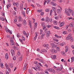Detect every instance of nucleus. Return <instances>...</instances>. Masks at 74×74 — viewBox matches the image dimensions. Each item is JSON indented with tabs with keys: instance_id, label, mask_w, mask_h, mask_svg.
Wrapping results in <instances>:
<instances>
[{
	"instance_id": "obj_64",
	"label": "nucleus",
	"mask_w": 74,
	"mask_h": 74,
	"mask_svg": "<svg viewBox=\"0 0 74 74\" xmlns=\"http://www.w3.org/2000/svg\"><path fill=\"white\" fill-rule=\"evenodd\" d=\"M26 67L24 66V67L23 69V70H26Z\"/></svg>"
},
{
	"instance_id": "obj_43",
	"label": "nucleus",
	"mask_w": 74,
	"mask_h": 74,
	"mask_svg": "<svg viewBox=\"0 0 74 74\" xmlns=\"http://www.w3.org/2000/svg\"><path fill=\"white\" fill-rule=\"evenodd\" d=\"M57 51H58L59 52V51H60V49L59 48V47H57Z\"/></svg>"
},
{
	"instance_id": "obj_58",
	"label": "nucleus",
	"mask_w": 74,
	"mask_h": 74,
	"mask_svg": "<svg viewBox=\"0 0 74 74\" xmlns=\"http://www.w3.org/2000/svg\"><path fill=\"white\" fill-rule=\"evenodd\" d=\"M68 32H71V29H70L68 30Z\"/></svg>"
},
{
	"instance_id": "obj_42",
	"label": "nucleus",
	"mask_w": 74,
	"mask_h": 74,
	"mask_svg": "<svg viewBox=\"0 0 74 74\" xmlns=\"http://www.w3.org/2000/svg\"><path fill=\"white\" fill-rule=\"evenodd\" d=\"M16 7H18V6H19V3H18V2H16Z\"/></svg>"
},
{
	"instance_id": "obj_57",
	"label": "nucleus",
	"mask_w": 74,
	"mask_h": 74,
	"mask_svg": "<svg viewBox=\"0 0 74 74\" xmlns=\"http://www.w3.org/2000/svg\"><path fill=\"white\" fill-rule=\"evenodd\" d=\"M13 5H16V3L15 2H13Z\"/></svg>"
},
{
	"instance_id": "obj_22",
	"label": "nucleus",
	"mask_w": 74,
	"mask_h": 74,
	"mask_svg": "<svg viewBox=\"0 0 74 74\" xmlns=\"http://www.w3.org/2000/svg\"><path fill=\"white\" fill-rule=\"evenodd\" d=\"M70 41H71V42H73V41H74V39L73 37H71L70 39Z\"/></svg>"
},
{
	"instance_id": "obj_16",
	"label": "nucleus",
	"mask_w": 74,
	"mask_h": 74,
	"mask_svg": "<svg viewBox=\"0 0 74 74\" xmlns=\"http://www.w3.org/2000/svg\"><path fill=\"white\" fill-rule=\"evenodd\" d=\"M5 66H6V67L8 70L9 71H10V69L8 68V65H7V64H5Z\"/></svg>"
},
{
	"instance_id": "obj_17",
	"label": "nucleus",
	"mask_w": 74,
	"mask_h": 74,
	"mask_svg": "<svg viewBox=\"0 0 74 74\" xmlns=\"http://www.w3.org/2000/svg\"><path fill=\"white\" fill-rule=\"evenodd\" d=\"M37 32H35V37L34 38V40L35 41L37 38Z\"/></svg>"
},
{
	"instance_id": "obj_6",
	"label": "nucleus",
	"mask_w": 74,
	"mask_h": 74,
	"mask_svg": "<svg viewBox=\"0 0 74 74\" xmlns=\"http://www.w3.org/2000/svg\"><path fill=\"white\" fill-rule=\"evenodd\" d=\"M11 52L12 53V56L15 55V51H14V50L13 49L11 50Z\"/></svg>"
},
{
	"instance_id": "obj_48",
	"label": "nucleus",
	"mask_w": 74,
	"mask_h": 74,
	"mask_svg": "<svg viewBox=\"0 0 74 74\" xmlns=\"http://www.w3.org/2000/svg\"><path fill=\"white\" fill-rule=\"evenodd\" d=\"M23 34H25V36H26V32H25V31H23Z\"/></svg>"
},
{
	"instance_id": "obj_61",
	"label": "nucleus",
	"mask_w": 74,
	"mask_h": 74,
	"mask_svg": "<svg viewBox=\"0 0 74 74\" xmlns=\"http://www.w3.org/2000/svg\"><path fill=\"white\" fill-rule=\"evenodd\" d=\"M56 45H55V44H53V45L52 46V47H53V48H55V46Z\"/></svg>"
},
{
	"instance_id": "obj_11",
	"label": "nucleus",
	"mask_w": 74,
	"mask_h": 74,
	"mask_svg": "<svg viewBox=\"0 0 74 74\" xmlns=\"http://www.w3.org/2000/svg\"><path fill=\"white\" fill-rule=\"evenodd\" d=\"M51 58L53 59H55L56 58V56L55 55L52 56H51Z\"/></svg>"
},
{
	"instance_id": "obj_27",
	"label": "nucleus",
	"mask_w": 74,
	"mask_h": 74,
	"mask_svg": "<svg viewBox=\"0 0 74 74\" xmlns=\"http://www.w3.org/2000/svg\"><path fill=\"white\" fill-rule=\"evenodd\" d=\"M67 46H66L65 47L66 50L65 51V52H67L68 51V49H67Z\"/></svg>"
},
{
	"instance_id": "obj_52",
	"label": "nucleus",
	"mask_w": 74,
	"mask_h": 74,
	"mask_svg": "<svg viewBox=\"0 0 74 74\" xmlns=\"http://www.w3.org/2000/svg\"><path fill=\"white\" fill-rule=\"evenodd\" d=\"M60 46H63L64 45V43L63 42L60 44Z\"/></svg>"
},
{
	"instance_id": "obj_40",
	"label": "nucleus",
	"mask_w": 74,
	"mask_h": 74,
	"mask_svg": "<svg viewBox=\"0 0 74 74\" xmlns=\"http://www.w3.org/2000/svg\"><path fill=\"white\" fill-rule=\"evenodd\" d=\"M19 40L21 41V42L22 43V44H23V41L21 39H19Z\"/></svg>"
},
{
	"instance_id": "obj_8",
	"label": "nucleus",
	"mask_w": 74,
	"mask_h": 74,
	"mask_svg": "<svg viewBox=\"0 0 74 74\" xmlns=\"http://www.w3.org/2000/svg\"><path fill=\"white\" fill-rule=\"evenodd\" d=\"M51 0H47V1H45V2L44 3V5H45L46 3V2H47V4H48L49 2H51Z\"/></svg>"
},
{
	"instance_id": "obj_25",
	"label": "nucleus",
	"mask_w": 74,
	"mask_h": 74,
	"mask_svg": "<svg viewBox=\"0 0 74 74\" xmlns=\"http://www.w3.org/2000/svg\"><path fill=\"white\" fill-rule=\"evenodd\" d=\"M18 19H19V21H20V22H22V19L21 17H18Z\"/></svg>"
},
{
	"instance_id": "obj_33",
	"label": "nucleus",
	"mask_w": 74,
	"mask_h": 74,
	"mask_svg": "<svg viewBox=\"0 0 74 74\" xmlns=\"http://www.w3.org/2000/svg\"><path fill=\"white\" fill-rule=\"evenodd\" d=\"M48 71H52V70H53V69H48Z\"/></svg>"
},
{
	"instance_id": "obj_41",
	"label": "nucleus",
	"mask_w": 74,
	"mask_h": 74,
	"mask_svg": "<svg viewBox=\"0 0 74 74\" xmlns=\"http://www.w3.org/2000/svg\"><path fill=\"white\" fill-rule=\"evenodd\" d=\"M19 60L20 61H22V58L20 57L19 58Z\"/></svg>"
},
{
	"instance_id": "obj_32",
	"label": "nucleus",
	"mask_w": 74,
	"mask_h": 74,
	"mask_svg": "<svg viewBox=\"0 0 74 74\" xmlns=\"http://www.w3.org/2000/svg\"><path fill=\"white\" fill-rule=\"evenodd\" d=\"M45 34L44 33H43V34L42 35V36H41V37L42 38V36H45Z\"/></svg>"
},
{
	"instance_id": "obj_10",
	"label": "nucleus",
	"mask_w": 74,
	"mask_h": 74,
	"mask_svg": "<svg viewBox=\"0 0 74 74\" xmlns=\"http://www.w3.org/2000/svg\"><path fill=\"white\" fill-rule=\"evenodd\" d=\"M12 48L14 49H16V50H18V49H19L18 47L16 46H13Z\"/></svg>"
},
{
	"instance_id": "obj_19",
	"label": "nucleus",
	"mask_w": 74,
	"mask_h": 74,
	"mask_svg": "<svg viewBox=\"0 0 74 74\" xmlns=\"http://www.w3.org/2000/svg\"><path fill=\"white\" fill-rule=\"evenodd\" d=\"M5 58L6 59H8V53H6L5 54Z\"/></svg>"
},
{
	"instance_id": "obj_36",
	"label": "nucleus",
	"mask_w": 74,
	"mask_h": 74,
	"mask_svg": "<svg viewBox=\"0 0 74 74\" xmlns=\"http://www.w3.org/2000/svg\"><path fill=\"white\" fill-rule=\"evenodd\" d=\"M71 59L72 60V62H73V61H74V57H72L71 58Z\"/></svg>"
},
{
	"instance_id": "obj_23",
	"label": "nucleus",
	"mask_w": 74,
	"mask_h": 74,
	"mask_svg": "<svg viewBox=\"0 0 74 74\" xmlns=\"http://www.w3.org/2000/svg\"><path fill=\"white\" fill-rule=\"evenodd\" d=\"M13 37V36L11 37L10 36V35H9L8 36V35H7V38H9L10 39H12V38Z\"/></svg>"
},
{
	"instance_id": "obj_47",
	"label": "nucleus",
	"mask_w": 74,
	"mask_h": 74,
	"mask_svg": "<svg viewBox=\"0 0 74 74\" xmlns=\"http://www.w3.org/2000/svg\"><path fill=\"white\" fill-rule=\"evenodd\" d=\"M63 33L64 34H66V33H67V31H64L63 32Z\"/></svg>"
},
{
	"instance_id": "obj_44",
	"label": "nucleus",
	"mask_w": 74,
	"mask_h": 74,
	"mask_svg": "<svg viewBox=\"0 0 74 74\" xmlns=\"http://www.w3.org/2000/svg\"><path fill=\"white\" fill-rule=\"evenodd\" d=\"M10 66L11 68H12V67H13V64H10Z\"/></svg>"
},
{
	"instance_id": "obj_39",
	"label": "nucleus",
	"mask_w": 74,
	"mask_h": 74,
	"mask_svg": "<svg viewBox=\"0 0 74 74\" xmlns=\"http://www.w3.org/2000/svg\"><path fill=\"white\" fill-rule=\"evenodd\" d=\"M52 72H53V73H56V71H55V69H53L52 71Z\"/></svg>"
},
{
	"instance_id": "obj_54",
	"label": "nucleus",
	"mask_w": 74,
	"mask_h": 74,
	"mask_svg": "<svg viewBox=\"0 0 74 74\" xmlns=\"http://www.w3.org/2000/svg\"><path fill=\"white\" fill-rule=\"evenodd\" d=\"M45 11L46 12H49V9H46Z\"/></svg>"
},
{
	"instance_id": "obj_37",
	"label": "nucleus",
	"mask_w": 74,
	"mask_h": 74,
	"mask_svg": "<svg viewBox=\"0 0 74 74\" xmlns=\"http://www.w3.org/2000/svg\"><path fill=\"white\" fill-rule=\"evenodd\" d=\"M42 11V10L41 9V10H37V12H41Z\"/></svg>"
},
{
	"instance_id": "obj_31",
	"label": "nucleus",
	"mask_w": 74,
	"mask_h": 74,
	"mask_svg": "<svg viewBox=\"0 0 74 74\" xmlns=\"http://www.w3.org/2000/svg\"><path fill=\"white\" fill-rule=\"evenodd\" d=\"M39 62H40L41 63H42L43 64L44 63V61L41 59H39Z\"/></svg>"
},
{
	"instance_id": "obj_15",
	"label": "nucleus",
	"mask_w": 74,
	"mask_h": 74,
	"mask_svg": "<svg viewBox=\"0 0 74 74\" xmlns=\"http://www.w3.org/2000/svg\"><path fill=\"white\" fill-rule=\"evenodd\" d=\"M64 22H62L60 24V27H62L63 26H64Z\"/></svg>"
},
{
	"instance_id": "obj_55",
	"label": "nucleus",
	"mask_w": 74,
	"mask_h": 74,
	"mask_svg": "<svg viewBox=\"0 0 74 74\" xmlns=\"http://www.w3.org/2000/svg\"><path fill=\"white\" fill-rule=\"evenodd\" d=\"M16 60V57H15V56H14V57L13 58V60Z\"/></svg>"
},
{
	"instance_id": "obj_28",
	"label": "nucleus",
	"mask_w": 74,
	"mask_h": 74,
	"mask_svg": "<svg viewBox=\"0 0 74 74\" xmlns=\"http://www.w3.org/2000/svg\"><path fill=\"white\" fill-rule=\"evenodd\" d=\"M10 6L11 5H10V4H8L7 5V8H8H8H9V7H10Z\"/></svg>"
},
{
	"instance_id": "obj_24",
	"label": "nucleus",
	"mask_w": 74,
	"mask_h": 74,
	"mask_svg": "<svg viewBox=\"0 0 74 74\" xmlns=\"http://www.w3.org/2000/svg\"><path fill=\"white\" fill-rule=\"evenodd\" d=\"M29 11H30L29 8H27V14H29Z\"/></svg>"
},
{
	"instance_id": "obj_5",
	"label": "nucleus",
	"mask_w": 74,
	"mask_h": 74,
	"mask_svg": "<svg viewBox=\"0 0 74 74\" xmlns=\"http://www.w3.org/2000/svg\"><path fill=\"white\" fill-rule=\"evenodd\" d=\"M33 69H35V70H36V71H37V70H41V68H38V66H37V67H33L32 68Z\"/></svg>"
},
{
	"instance_id": "obj_30",
	"label": "nucleus",
	"mask_w": 74,
	"mask_h": 74,
	"mask_svg": "<svg viewBox=\"0 0 74 74\" xmlns=\"http://www.w3.org/2000/svg\"><path fill=\"white\" fill-rule=\"evenodd\" d=\"M14 23H16L17 22V20H16V18H15L14 19Z\"/></svg>"
},
{
	"instance_id": "obj_59",
	"label": "nucleus",
	"mask_w": 74,
	"mask_h": 74,
	"mask_svg": "<svg viewBox=\"0 0 74 74\" xmlns=\"http://www.w3.org/2000/svg\"><path fill=\"white\" fill-rule=\"evenodd\" d=\"M9 31H10V30L8 29L7 30H6V32H7V33H8Z\"/></svg>"
},
{
	"instance_id": "obj_12",
	"label": "nucleus",
	"mask_w": 74,
	"mask_h": 74,
	"mask_svg": "<svg viewBox=\"0 0 74 74\" xmlns=\"http://www.w3.org/2000/svg\"><path fill=\"white\" fill-rule=\"evenodd\" d=\"M52 9L53 10L54 12L56 13V8L55 7H52Z\"/></svg>"
},
{
	"instance_id": "obj_1",
	"label": "nucleus",
	"mask_w": 74,
	"mask_h": 74,
	"mask_svg": "<svg viewBox=\"0 0 74 74\" xmlns=\"http://www.w3.org/2000/svg\"><path fill=\"white\" fill-rule=\"evenodd\" d=\"M65 13L67 16H70L71 14L72 16H74V11L71 10V9L69 8L68 9H65Z\"/></svg>"
},
{
	"instance_id": "obj_49",
	"label": "nucleus",
	"mask_w": 74,
	"mask_h": 74,
	"mask_svg": "<svg viewBox=\"0 0 74 74\" xmlns=\"http://www.w3.org/2000/svg\"><path fill=\"white\" fill-rule=\"evenodd\" d=\"M22 40L24 41H25V38L23 36L22 37Z\"/></svg>"
},
{
	"instance_id": "obj_9",
	"label": "nucleus",
	"mask_w": 74,
	"mask_h": 74,
	"mask_svg": "<svg viewBox=\"0 0 74 74\" xmlns=\"http://www.w3.org/2000/svg\"><path fill=\"white\" fill-rule=\"evenodd\" d=\"M47 51L45 49L42 50L40 51V53H45Z\"/></svg>"
},
{
	"instance_id": "obj_62",
	"label": "nucleus",
	"mask_w": 74,
	"mask_h": 74,
	"mask_svg": "<svg viewBox=\"0 0 74 74\" xmlns=\"http://www.w3.org/2000/svg\"><path fill=\"white\" fill-rule=\"evenodd\" d=\"M69 27V25H67L66 26V29H67V28H68Z\"/></svg>"
},
{
	"instance_id": "obj_60",
	"label": "nucleus",
	"mask_w": 74,
	"mask_h": 74,
	"mask_svg": "<svg viewBox=\"0 0 74 74\" xmlns=\"http://www.w3.org/2000/svg\"><path fill=\"white\" fill-rule=\"evenodd\" d=\"M47 27L48 28H49L50 27H51V25H47Z\"/></svg>"
},
{
	"instance_id": "obj_53",
	"label": "nucleus",
	"mask_w": 74,
	"mask_h": 74,
	"mask_svg": "<svg viewBox=\"0 0 74 74\" xmlns=\"http://www.w3.org/2000/svg\"><path fill=\"white\" fill-rule=\"evenodd\" d=\"M38 64H39V65H40V66L41 67H42V65H41V63L39 62L38 63Z\"/></svg>"
},
{
	"instance_id": "obj_51",
	"label": "nucleus",
	"mask_w": 74,
	"mask_h": 74,
	"mask_svg": "<svg viewBox=\"0 0 74 74\" xmlns=\"http://www.w3.org/2000/svg\"><path fill=\"white\" fill-rule=\"evenodd\" d=\"M63 55H64V54H65V52L63 51H62L61 53Z\"/></svg>"
},
{
	"instance_id": "obj_21",
	"label": "nucleus",
	"mask_w": 74,
	"mask_h": 74,
	"mask_svg": "<svg viewBox=\"0 0 74 74\" xmlns=\"http://www.w3.org/2000/svg\"><path fill=\"white\" fill-rule=\"evenodd\" d=\"M57 13L58 14H60V10L58 9H57Z\"/></svg>"
},
{
	"instance_id": "obj_18",
	"label": "nucleus",
	"mask_w": 74,
	"mask_h": 74,
	"mask_svg": "<svg viewBox=\"0 0 74 74\" xmlns=\"http://www.w3.org/2000/svg\"><path fill=\"white\" fill-rule=\"evenodd\" d=\"M23 23L24 26H26V20H24Z\"/></svg>"
},
{
	"instance_id": "obj_3",
	"label": "nucleus",
	"mask_w": 74,
	"mask_h": 74,
	"mask_svg": "<svg viewBox=\"0 0 74 74\" xmlns=\"http://www.w3.org/2000/svg\"><path fill=\"white\" fill-rule=\"evenodd\" d=\"M51 52L52 53H56L57 51L55 49H51L50 50Z\"/></svg>"
},
{
	"instance_id": "obj_14",
	"label": "nucleus",
	"mask_w": 74,
	"mask_h": 74,
	"mask_svg": "<svg viewBox=\"0 0 74 74\" xmlns=\"http://www.w3.org/2000/svg\"><path fill=\"white\" fill-rule=\"evenodd\" d=\"M51 4L52 5H53V6H56V4L55 3H53V2H51Z\"/></svg>"
},
{
	"instance_id": "obj_34",
	"label": "nucleus",
	"mask_w": 74,
	"mask_h": 74,
	"mask_svg": "<svg viewBox=\"0 0 74 74\" xmlns=\"http://www.w3.org/2000/svg\"><path fill=\"white\" fill-rule=\"evenodd\" d=\"M54 28H55V29H59V27H57L56 26H54Z\"/></svg>"
},
{
	"instance_id": "obj_56",
	"label": "nucleus",
	"mask_w": 74,
	"mask_h": 74,
	"mask_svg": "<svg viewBox=\"0 0 74 74\" xmlns=\"http://www.w3.org/2000/svg\"><path fill=\"white\" fill-rule=\"evenodd\" d=\"M40 15H41L42 16V15H44V12H42L40 13Z\"/></svg>"
},
{
	"instance_id": "obj_35",
	"label": "nucleus",
	"mask_w": 74,
	"mask_h": 74,
	"mask_svg": "<svg viewBox=\"0 0 74 74\" xmlns=\"http://www.w3.org/2000/svg\"><path fill=\"white\" fill-rule=\"evenodd\" d=\"M20 7H21V8H23V3H21L20 4Z\"/></svg>"
},
{
	"instance_id": "obj_7",
	"label": "nucleus",
	"mask_w": 74,
	"mask_h": 74,
	"mask_svg": "<svg viewBox=\"0 0 74 74\" xmlns=\"http://www.w3.org/2000/svg\"><path fill=\"white\" fill-rule=\"evenodd\" d=\"M50 21V20H49V18L48 17H47L46 18V22L47 23H49Z\"/></svg>"
},
{
	"instance_id": "obj_13",
	"label": "nucleus",
	"mask_w": 74,
	"mask_h": 74,
	"mask_svg": "<svg viewBox=\"0 0 74 74\" xmlns=\"http://www.w3.org/2000/svg\"><path fill=\"white\" fill-rule=\"evenodd\" d=\"M13 39H14V36H13V37H12V39H10V42H11V43H12V42H14V40H13Z\"/></svg>"
},
{
	"instance_id": "obj_2",
	"label": "nucleus",
	"mask_w": 74,
	"mask_h": 74,
	"mask_svg": "<svg viewBox=\"0 0 74 74\" xmlns=\"http://www.w3.org/2000/svg\"><path fill=\"white\" fill-rule=\"evenodd\" d=\"M71 36H72L71 34H69L66 38V40H70V39L71 38Z\"/></svg>"
},
{
	"instance_id": "obj_26",
	"label": "nucleus",
	"mask_w": 74,
	"mask_h": 74,
	"mask_svg": "<svg viewBox=\"0 0 74 74\" xmlns=\"http://www.w3.org/2000/svg\"><path fill=\"white\" fill-rule=\"evenodd\" d=\"M69 25L70 26H71V27H73L74 25L72 24V23H70L69 24Z\"/></svg>"
},
{
	"instance_id": "obj_46",
	"label": "nucleus",
	"mask_w": 74,
	"mask_h": 74,
	"mask_svg": "<svg viewBox=\"0 0 74 74\" xmlns=\"http://www.w3.org/2000/svg\"><path fill=\"white\" fill-rule=\"evenodd\" d=\"M47 37H49V34H46Z\"/></svg>"
},
{
	"instance_id": "obj_38",
	"label": "nucleus",
	"mask_w": 74,
	"mask_h": 74,
	"mask_svg": "<svg viewBox=\"0 0 74 74\" xmlns=\"http://www.w3.org/2000/svg\"><path fill=\"white\" fill-rule=\"evenodd\" d=\"M22 14L24 16H25V12L23 11L22 12Z\"/></svg>"
},
{
	"instance_id": "obj_20",
	"label": "nucleus",
	"mask_w": 74,
	"mask_h": 74,
	"mask_svg": "<svg viewBox=\"0 0 74 74\" xmlns=\"http://www.w3.org/2000/svg\"><path fill=\"white\" fill-rule=\"evenodd\" d=\"M9 72H11V70L10 71H9V70H8V69L6 71V74H9Z\"/></svg>"
},
{
	"instance_id": "obj_45",
	"label": "nucleus",
	"mask_w": 74,
	"mask_h": 74,
	"mask_svg": "<svg viewBox=\"0 0 74 74\" xmlns=\"http://www.w3.org/2000/svg\"><path fill=\"white\" fill-rule=\"evenodd\" d=\"M54 23L55 24V25H57V23H58V22H57V21H54Z\"/></svg>"
},
{
	"instance_id": "obj_63",
	"label": "nucleus",
	"mask_w": 74,
	"mask_h": 74,
	"mask_svg": "<svg viewBox=\"0 0 74 74\" xmlns=\"http://www.w3.org/2000/svg\"><path fill=\"white\" fill-rule=\"evenodd\" d=\"M50 22H51H51H52V18H51L50 20Z\"/></svg>"
},
{
	"instance_id": "obj_50",
	"label": "nucleus",
	"mask_w": 74,
	"mask_h": 74,
	"mask_svg": "<svg viewBox=\"0 0 74 74\" xmlns=\"http://www.w3.org/2000/svg\"><path fill=\"white\" fill-rule=\"evenodd\" d=\"M12 43V44H11V45H15V42H13Z\"/></svg>"
},
{
	"instance_id": "obj_4",
	"label": "nucleus",
	"mask_w": 74,
	"mask_h": 74,
	"mask_svg": "<svg viewBox=\"0 0 74 74\" xmlns=\"http://www.w3.org/2000/svg\"><path fill=\"white\" fill-rule=\"evenodd\" d=\"M63 69V65H61L60 67L59 68H58L57 69V70H58L59 71H61V70H62V69Z\"/></svg>"
},
{
	"instance_id": "obj_29",
	"label": "nucleus",
	"mask_w": 74,
	"mask_h": 74,
	"mask_svg": "<svg viewBox=\"0 0 74 74\" xmlns=\"http://www.w3.org/2000/svg\"><path fill=\"white\" fill-rule=\"evenodd\" d=\"M0 19L1 21H4V18L3 17L0 18Z\"/></svg>"
}]
</instances>
